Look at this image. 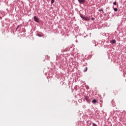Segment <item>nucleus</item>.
Instances as JSON below:
<instances>
[{
	"mask_svg": "<svg viewBox=\"0 0 126 126\" xmlns=\"http://www.w3.org/2000/svg\"><path fill=\"white\" fill-rule=\"evenodd\" d=\"M79 15H80L81 18H82V19H83L85 21H89V20H90L89 18L83 16V15H82V14H81L80 13H79Z\"/></svg>",
	"mask_w": 126,
	"mask_h": 126,
	"instance_id": "f257e3e1",
	"label": "nucleus"
},
{
	"mask_svg": "<svg viewBox=\"0 0 126 126\" xmlns=\"http://www.w3.org/2000/svg\"><path fill=\"white\" fill-rule=\"evenodd\" d=\"M33 19L35 22H37V23H40V21L39 20V19L37 17V16H34L33 17Z\"/></svg>",
	"mask_w": 126,
	"mask_h": 126,
	"instance_id": "f03ea898",
	"label": "nucleus"
},
{
	"mask_svg": "<svg viewBox=\"0 0 126 126\" xmlns=\"http://www.w3.org/2000/svg\"><path fill=\"white\" fill-rule=\"evenodd\" d=\"M21 26H22V25L20 24L17 27V28L16 29V30L17 31H20V30H21Z\"/></svg>",
	"mask_w": 126,
	"mask_h": 126,
	"instance_id": "7ed1b4c3",
	"label": "nucleus"
},
{
	"mask_svg": "<svg viewBox=\"0 0 126 126\" xmlns=\"http://www.w3.org/2000/svg\"><path fill=\"white\" fill-rule=\"evenodd\" d=\"M78 1L80 4H83L85 2V0H78Z\"/></svg>",
	"mask_w": 126,
	"mask_h": 126,
	"instance_id": "20e7f679",
	"label": "nucleus"
},
{
	"mask_svg": "<svg viewBox=\"0 0 126 126\" xmlns=\"http://www.w3.org/2000/svg\"><path fill=\"white\" fill-rule=\"evenodd\" d=\"M85 98L88 103L91 100L88 96H85Z\"/></svg>",
	"mask_w": 126,
	"mask_h": 126,
	"instance_id": "39448f33",
	"label": "nucleus"
},
{
	"mask_svg": "<svg viewBox=\"0 0 126 126\" xmlns=\"http://www.w3.org/2000/svg\"><path fill=\"white\" fill-rule=\"evenodd\" d=\"M110 44H112V45H114V44H115L116 43V40L115 39H112L110 41Z\"/></svg>",
	"mask_w": 126,
	"mask_h": 126,
	"instance_id": "423d86ee",
	"label": "nucleus"
},
{
	"mask_svg": "<svg viewBox=\"0 0 126 126\" xmlns=\"http://www.w3.org/2000/svg\"><path fill=\"white\" fill-rule=\"evenodd\" d=\"M98 100H97L96 99H94L92 100V103L93 104H94V105H95V104H96V103H97Z\"/></svg>",
	"mask_w": 126,
	"mask_h": 126,
	"instance_id": "0eeeda50",
	"label": "nucleus"
},
{
	"mask_svg": "<svg viewBox=\"0 0 126 126\" xmlns=\"http://www.w3.org/2000/svg\"><path fill=\"white\" fill-rule=\"evenodd\" d=\"M111 103L112 104L113 107H115V106H116V103H115V101H114V100H112Z\"/></svg>",
	"mask_w": 126,
	"mask_h": 126,
	"instance_id": "6e6552de",
	"label": "nucleus"
},
{
	"mask_svg": "<svg viewBox=\"0 0 126 126\" xmlns=\"http://www.w3.org/2000/svg\"><path fill=\"white\" fill-rule=\"evenodd\" d=\"M37 36H38V37H43V35L40 33H37Z\"/></svg>",
	"mask_w": 126,
	"mask_h": 126,
	"instance_id": "1a4fd4ad",
	"label": "nucleus"
},
{
	"mask_svg": "<svg viewBox=\"0 0 126 126\" xmlns=\"http://www.w3.org/2000/svg\"><path fill=\"white\" fill-rule=\"evenodd\" d=\"M87 69H88V68H87V67H86L85 70H84V72H86V71H87Z\"/></svg>",
	"mask_w": 126,
	"mask_h": 126,
	"instance_id": "9d476101",
	"label": "nucleus"
},
{
	"mask_svg": "<svg viewBox=\"0 0 126 126\" xmlns=\"http://www.w3.org/2000/svg\"><path fill=\"white\" fill-rule=\"evenodd\" d=\"M113 9H114V11H115L116 12H117V11H118L117 8H114Z\"/></svg>",
	"mask_w": 126,
	"mask_h": 126,
	"instance_id": "9b49d317",
	"label": "nucleus"
},
{
	"mask_svg": "<svg viewBox=\"0 0 126 126\" xmlns=\"http://www.w3.org/2000/svg\"><path fill=\"white\" fill-rule=\"evenodd\" d=\"M55 2V0H51V3L52 4H53V3H54Z\"/></svg>",
	"mask_w": 126,
	"mask_h": 126,
	"instance_id": "f8f14e48",
	"label": "nucleus"
},
{
	"mask_svg": "<svg viewBox=\"0 0 126 126\" xmlns=\"http://www.w3.org/2000/svg\"><path fill=\"white\" fill-rule=\"evenodd\" d=\"M98 11H103V8H101L100 9H99Z\"/></svg>",
	"mask_w": 126,
	"mask_h": 126,
	"instance_id": "ddd939ff",
	"label": "nucleus"
},
{
	"mask_svg": "<svg viewBox=\"0 0 126 126\" xmlns=\"http://www.w3.org/2000/svg\"><path fill=\"white\" fill-rule=\"evenodd\" d=\"M113 4H114V5H117V2L114 1V2H113Z\"/></svg>",
	"mask_w": 126,
	"mask_h": 126,
	"instance_id": "4468645a",
	"label": "nucleus"
},
{
	"mask_svg": "<svg viewBox=\"0 0 126 126\" xmlns=\"http://www.w3.org/2000/svg\"><path fill=\"white\" fill-rule=\"evenodd\" d=\"M91 19V20L93 21V20H94L95 19V18H92Z\"/></svg>",
	"mask_w": 126,
	"mask_h": 126,
	"instance_id": "2eb2a0df",
	"label": "nucleus"
},
{
	"mask_svg": "<svg viewBox=\"0 0 126 126\" xmlns=\"http://www.w3.org/2000/svg\"><path fill=\"white\" fill-rule=\"evenodd\" d=\"M79 102H82V100L81 99H79Z\"/></svg>",
	"mask_w": 126,
	"mask_h": 126,
	"instance_id": "dca6fc26",
	"label": "nucleus"
},
{
	"mask_svg": "<svg viewBox=\"0 0 126 126\" xmlns=\"http://www.w3.org/2000/svg\"><path fill=\"white\" fill-rule=\"evenodd\" d=\"M93 43L94 44V43H95V41L94 40H93Z\"/></svg>",
	"mask_w": 126,
	"mask_h": 126,
	"instance_id": "f3484780",
	"label": "nucleus"
},
{
	"mask_svg": "<svg viewBox=\"0 0 126 126\" xmlns=\"http://www.w3.org/2000/svg\"><path fill=\"white\" fill-rule=\"evenodd\" d=\"M102 14H103V13H104V11L103 10L102 11Z\"/></svg>",
	"mask_w": 126,
	"mask_h": 126,
	"instance_id": "a211bd4d",
	"label": "nucleus"
},
{
	"mask_svg": "<svg viewBox=\"0 0 126 126\" xmlns=\"http://www.w3.org/2000/svg\"><path fill=\"white\" fill-rule=\"evenodd\" d=\"M0 19H1V17H0Z\"/></svg>",
	"mask_w": 126,
	"mask_h": 126,
	"instance_id": "6ab92c4d",
	"label": "nucleus"
},
{
	"mask_svg": "<svg viewBox=\"0 0 126 126\" xmlns=\"http://www.w3.org/2000/svg\"><path fill=\"white\" fill-rule=\"evenodd\" d=\"M94 46L96 47V44L94 45Z\"/></svg>",
	"mask_w": 126,
	"mask_h": 126,
	"instance_id": "aec40b11",
	"label": "nucleus"
},
{
	"mask_svg": "<svg viewBox=\"0 0 126 126\" xmlns=\"http://www.w3.org/2000/svg\"><path fill=\"white\" fill-rule=\"evenodd\" d=\"M106 126L104 125V126Z\"/></svg>",
	"mask_w": 126,
	"mask_h": 126,
	"instance_id": "412c9836",
	"label": "nucleus"
}]
</instances>
